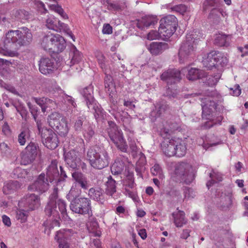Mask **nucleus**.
I'll use <instances>...</instances> for the list:
<instances>
[{
    "label": "nucleus",
    "instance_id": "nucleus-49",
    "mask_svg": "<svg viewBox=\"0 0 248 248\" xmlns=\"http://www.w3.org/2000/svg\"><path fill=\"white\" fill-rule=\"evenodd\" d=\"M214 52L216 53L214 54V57L216 58L215 61H217V66L221 65L223 66L226 65L228 62V60L224 54L219 51H214Z\"/></svg>",
    "mask_w": 248,
    "mask_h": 248
},
{
    "label": "nucleus",
    "instance_id": "nucleus-45",
    "mask_svg": "<svg viewBox=\"0 0 248 248\" xmlns=\"http://www.w3.org/2000/svg\"><path fill=\"white\" fill-rule=\"evenodd\" d=\"M175 144L176 147H175V152L176 154L174 155L178 157H182L185 155L186 152V147L185 143L179 140H176Z\"/></svg>",
    "mask_w": 248,
    "mask_h": 248
},
{
    "label": "nucleus",
    "instance_id": "nucleus-4",
    "mask_svg": "<svg viewBox=\"0 0 248 248\" xmlns=\"http://www.w3.org/2000/svg\"><path fill=\"white\" fill-rule=\"evenodd\" d=\"M200 99L202 117L209 119L213 112L217 109V103L221 101V96L217 91L213 90L207 92L204 97Z\"/></svg>",
    "mask_w": 248,
    "mask_h": 248
},
{
    "label": "nucleus",
    "instance_id": "nucleus-24",
    "mask_svg": "<svg viewBox=\"0 0 248 248\" xmlns=\"http://www.w3.org/2000/svg\"><path fill=\"white\" fill-rule=\"evenodd\" d=\"M35 102L41 107L42 111L45 112L48 109L54 108L56 104L54 101L48 98H34Z\"/></svg>",
    "mask_w": 248,
    "mask_h": 248
},
{
    "label": "nucleus",
    "instance_id": "nucleus-56",
    "mask_svg": "<svg viewBox=\"0 0 248 248\" xmlns=\"http://www.w3.org/2000/svg\"><path fill=\"white\" fill-rule=\"evenodd\" d=\"M54 239L59 244L57 248H69L70 244L67 240L59 238L57 236H55Z\"/></svg>",
    "mask_w": 248,
    "mask_h": 248
},
{
    "label": "nucleus",
    "instance_id": "nucleus-23",
    "mask_svg": "<svg viewBox=\"0 0 248 248\" xmlns=\"http://www.w3.org/2000/svg\"><path fill=\"white\" fill-rule=\"evenodd\" d=\"M87 106L89 109L93 112L94 118L97 122L105 119L106 116V112L100 105L96 104L95 101Z\"/></svg>",
    "mask_w": 248,
    "mask_h": 248
},
{
    "label": "nucleus",
    "instance_id": "nucleus-1",
    "mask_svg": "<svg viewBox=\"0 0 248 248\" xmlns=\"http://www.w3.org/2000/svg\"><path fill=\"white\" fill-rule=\"evenodd\" d=\"M32 41L31 30L26 27L18 30H10L5 34L4 48L0 47V54L14 57L21 46L29 45Z\"/></svg>",
    "mask_w": 248,
    "mask_h": 248
},
{
    "label": "nucleus",
    "instance_id": "nucleus-18",
    "mask_svg": "<svg viewBox=\"0 0 248 248\" xmlns=\"http://www.w3.org/2000/svg\"><path fill=\"white\" fill-rule=\"evenodd\" d=\"M64 159L68 167L73 169H78L81 165V160L78 157V152L71 150L64 154Z\"/></svg>",
    "mask_w": 248,
    "mask_h": 248
},
{
    "label": "nucleus",
    "instance_id": "nucleus-15",
    "mask_svg": "<svg viewBox=\"0 0 248 248\" xmlns=\"http://www.w3.org/2000/svg\"><path fill=\"white\" fill-rule=\"evenodd\" d=\"M181 125L179 119H170L167 121L166 125L161 130L160 135L163 138H167L175 131H180Z\"/></svg>",
    "mask_w": 248,
    "mask_h": 248
},
{
    "label": "nucleus",
    "instance_id": "nucleus-57",
    "mask_svg": "<svg viewBox=\"0 0 248 248\" xmlns=\"http://www.w3.org/2000/svg\"><path fill=\"white\" fill-rule=\"evenodd\" d=\"M36 123L37 128L39 131V134L42 135L44 130H48L47 128L45 127L44 124L45 123V121L44 119H39L36 117V119H34Z\"/></svg>",
    "mask_w": 248,
    "mask_h": 248
},
{
    "label": "nucleus",
    "instance_id": "nucleus-7",
    "mask_svg": "<svg viewBox=\"0 0 248 248\" xmlns=\"http://www.w3.org/2000/svg\"><path fill=\"white\" fill-rule=\"evenodd\" d=\"M70 210L74 213L82 215L92 214L91 200L87 198L76 197L71 201Z\"/></svg>",
    "mask_w": 248,
    "mask_h": 248
},
{
    "label": "nucleus",
    "instance_id": "nucleus-48",
    "mask_svg": "<svg viewBox=\"0 0 248 248\" xmlns=\"http://www.w3.org/2000/svg\"><path fill=\"white\" fill-rule=\"evenodd\" d=\"M63 118L60 113L57 112L52 113L48 118V123L50 127L53 128L55 125L58 124L61 119Z\"/></svg>",
    "mask_w": 248,
    "mask_h": 248
},
{
    "label": "nucleus",
    "instance_id": "nucleus-61",
    "mask_svg": "<svg viewBox=\"0 0 248 248\" xmlns=\"http://www.w3.org/2000/svg\"><path fill=\"white\" fill-rule=\"evenodd\" d=\"M82 133L83 134L85 137H87L88 139L91 138L94 134V131L89 124L86 128V131H84Z\"/></svg>",
    "mask_w": 248,
    "mask_h": 248
},
{
    "label": "nucleus",
    "instance_id": "nucleus-9",
    "mask_svg": "<svg viewBox=\"0 0 248 248\" xmlns=\"http://www.w3.org/2000/svg\"><path fill=\"white\" fill-rule=\"evenodd\" d=\"M175 173L186 184H190L194 179L192 166L186 162L177 163L175 168Z\"/></svg>",
    "mask_w": 248,
    "mask_h": 248
},
{
    "label": "nucleus",
    "instance_id": "nucleus-36",
    "mask_svg": "<svg viewBox=\"0 0 248 248\" xmlns=\"http://www.w3.org/2000/svg\"><path fill=\"white\" fill-rule=\"evenodd\" d=\"M54 34H50L45 35L42 39L41 45L45 50L52 51L53 41H55Z\"/></svg>",
    "mask_w": 248,
    "mask_h": 248
},
{
    "label": "nucleus",
    "instance_id": "nucleus-40",
    "mask_svg": "<svg viewBox=\"0 0 248 248\" xmlns=\"http://www.w3.org/2000/svg\"><path fill=\"white\" fill-rule=\"evenodd\" d=\"M222 6V0H204L202 8L204 11H207L212 8H217Z\"/></svg>",
    "mask_w": 248,
    "mask_h": 248
},
{
    "label": "nucleus",
    "instance_id": "nucleus-21",
    "mask_svg": "<svg viewBox=\"0 0 248 248\" xmlns=\"http://www.w3.org/2000/svg\"><path fill=\"white\" fill-rule=\"evenodd\" d=\"M164 140L161 143V149L163 153L167 156L170 157L175 155V147H176V140L174 139L170 140L169 137L164 138Z\"/></svg>",
    "mask_w": 248,
    "mask_h": 248
},
{
    "label": "nucleus",
    "instance_id": "nucleus-59",
    "mask_svg": "<svg viewBox=\"0 0 248 248\" xmlns=\"http://www.w3.org/2000/svg\"><path fill=\"white\" fill-rule=\"evenodd\" d=\"M24 210H19L17 212L16 217L21 222H25L27 219V215L23 212Z\"/></svg>",
    "mask_w": 248,
    "mask_h": 248
},
{
    "label": "nucleus",
    "instance_id": "nucleus-25",
    "mask_svg": "<svg viewBox=\"0 0 248 248\" xmlns=\"http://www.w3.org/2000/svg\"><path fill=\"white\" fill-rule=\"evenodd\" d=\"M89 195L91 199L100 204H104L106 201L104 191L99 187L91 188L89 190Z\"/></svg>",
    "mask_w": 248,
    "mask_h": 248
},
{
    "label": "nucleus",
    "instance_id": "nucleus-54",
    "mask_svg": "<svg viewBox=\"0 0 248 248\" xmlns=\"http://www.w3.org/2000/svg\"><path fill=\"white\" fill-rule=\"evenodd\" d=\"M95 56L101 68L106 73H107V68L105 62V57L104 55L101 53L98 52L96 53Z\"/></svg>",
    "mask_w": 248,
    "mask_h": 248
},
{
    "label": "nucleus",
    "instance_id": "nucleus-2",
    "mask_svg": "<svg viewBox=\"0 0 248 248\" xmlns=\"http://www.w3.org/2000/svg\"><path fill=\"white\" fill-rule=\"evenodd\" d=\"M56 189H54L55 191L49 197V200L45 208V213L48 217H52L53 226H60L61 218L59 212L64 221L69 223L72 219L67 215L65 202L62 199H58V193Z\"/></svg>",
    "mask_w": 248,
    "mask_h": 248
},
{
    "label": "nucleus",
    "instance_id": "nucleus-53",
    "mask_svg": "<svg viewBox=\"0 0 248 248\" xmlns=\"http://www.w3.org/2000/svg\"><path fill=\"white\" fill-rule=\"evenodd\" d=\"M50 8L58 13L64 19H67L68 16L64 12L63 9L62 8L61 6L57 4H51L50 5Z\"/></svg>",
    "mask_w": 248,
    "mask_h": 248
},
{
    "label": "nucleus",
    "instance_id": "nucleus-11",
    "mask_svg": "<svg viewBox=\"0 0 248 248\" xmlns=\"http://www.w3.org/2000/svg\"><path fill=\"white\" fill-rule=\"evenodd\" d=\"M46 25L49 29L57 31L63 30L75 41V36L72 31L67 28V26L65 24L61 22L56 18L53 16L48 17L46 20Z\"/></svg>",
    "mask_w": 248,
    "mask_h": 248
},
{
    "label": "nucleus",
    "instance_id": "nucleus-47",
    "mask_svg": "<svg viewBox=\"0 0 248 248\" xmlns=\"http://www.w3.org/2000/svg\"><path fill=\"white\" fill-rule=\"evenodd\" d=\"M227 37L228 36L224 34H216L214 40V44L219 46H228L229 42Z\"/></svg>",
    "mask_w": 248,
    "mask_h": 248
},
{
    "label": "nucleus",
    "instance_id": "nucleus-34",
    "mask_svg": "<svg viewBox=\"0 0 248 248\" xmlns=\"http://www.w3.org/2000/svg\"><path fill=\"white\" fill-rule=\"evenodd\" d=\"M52 128L60 135L63 136H65L69 131L67 123L64 118H62L61 121Z\"/></svg>",
    "mask_w": 248,
    "mask_h": 248
},
{
    "label": "nucleus",
    "instance_id": "nucleus-42",
    "mask_svg": "<svg viewBox=\"0 0 248 248\" xmlns=\"http://www.w3.org/2000/svg\"><path fill=\"white\" fill-rule=\"evenodd\" d=\"M166 45L165 43L153 42L151 44L149 49L152 54L157 55L163 51Z\"/></svg>",
    "mask_w": 248,
    "mask_h": 248
},
{
    "label": "nucleus",
    "instance_id": "nucleus-39",
    "mask_svg": "<svg viewBox=\"0 0 248 248\" xmlns=\"http://www.w3.org/2000/svg\"><path fill=\"white\" fill-rule=\"evenodd\" d=\"M105 73L106 76L104 79V85L106 92L109 96H112L111 94L115 91V85L113 82V78L110 75L107 74L106 72Z\"/></svg>",
    "mask_w": 248,
    "mask_h": 248
},
{
    "label": "nucleus",
    "instance_id": "nucleus-13",
    "mask_svg": "<svg viewBox=\"0 0 248 248\" xmlns=\"http://www.w3.org/2000/svg\"><path fill=\"white\" fill-rule=\"evenodd\" d=\"M19 206H23L27 211L33 210L40 205V199L34 194H28L19 202Z\"/></svg>",
    "mask_w": 248,
    "mask_h": 248
},
{
    "label": "nucleus",
    "instance_id": "nucleus-5",
    "mask_svg": "<svg viewBox=\"0 0 248 248\" xmlns=\"http://www.w3.org/2000/svg\"><path fill=\"white\" fill-rule=\"evenodd\" d=\"M159 33L164 40H167L176 31L178 26V20L173 15L167 16L160 20Z\"/></svg>",
    "mask_w": 248,
    "mask_h": 248
},
{
    "label": "nucleus",
    "instance_id": "nucleus-20",
    "mask_svg": "<svg viewBox=\"0 0 248 248\" xmlns=\"http://www.w3.org/2000/svg\"><path fill=\"white\" fill-rule=\"evenodd\" d=\"M46 177L49 179L50 183H57L60 181V172L58 169L57 160H52L48 167Z\"/></svg>",
    "mask_w": 248,
    "mask_h": 248
},
{
    "label": "nucleus",
    "instance_id": "nucleus-30",
    "mask_svg": "<svg viewBox=\"0 0 248 248\" xmlns=\"http://www.w3.org/2000/svg\"><path fill=\"white\" fill-rule=\"evenodd\" d=\"M72 176L74 180L84 189H87L90 186L87 178L81 172L75 171L72 173Z\"/></svg>",
    "mask_w": 248,
    "mask_h": 248
},
{
    "label": "nucleus",
    "instance_id": "nucleus-10",
    "mask_svg": "<svg viewBox=\"0 0 248 248\" xmlns=\"http://www.w3.org/2000/svg\"><path fill=\"white\" fill-rule=\"evenodd\" d=\"M38 151V145L33 142H30L22 153V164L26 165L32 163L35 160Z\"/></svg>",
    "mask_w": 248,
    "mask_h": 248
},
{
    "label": "nucleus",
    "instance_id": "nucleus-8",
    "mask_svg": "<svg viewBox=\"0 0 248 248\" xmlns=\"http://www.w3.org/2000/svg\"><path fill=\"white\" fill-rule=\"evenodd\" d=\"M196 32L187 34L186 40L182 44L179 49V55L180 58H185L193 54L197 40L201 36L197 35Z\"/></svg>",
    "mask_w": 248,
    "mask_h": 248
},
{
    "label": "nucleus",
    "instance_id": "nucleus-38",
    "mask_svg": "<svg viewBox=\"0 0 248 248\" xmlns=\"http://www.w3.org/2000/svg\"><path fill=\"white\" fill-rule=\"evenodd\" d=\"M116 181L112 178L111 176L108 177V180L106 182L105 192L109 196H112L114 193L116 192Z\"/></svg>",
    "mask_w": 248,
    "mask_h": 248
},
{
    "label": "nucleus",
    "instance_id": "nucleus-14",
    "mask_svg": "<svg viewBox=\"0 0 248 248\" xmlns=\"http://www.w3.org/2000/svg\"><path fill=\"white\" fill-rule=\"evenodd\" d=\"M49 179L45 176V173L40 174L37 180L29 186L28 189L38 191L40 193L46 192L49 188Z\"/></svg>",
    "mask_w": 248,
    "mask_h": 248
},
{
    "label": "nucleus",
    "instance_id": "nucleus-3",
    "mask_svg": "<svg viewBox=\"0 0 248 248\" xmlns=\"http://www.w3.org/2000/svg\"><path fill=\"white\" fill-rule=\"evenodd\" d=\"M87 157L91 166L98 170L108 166L110 159L108 152L98 147L90 148L87 152Z\"/></svg>",
    "mask_w": 248,
    "mask_h": 248
},
{
    "label": "nucleus",
    "instance_id": "nucleus-43",
    "mask_svg": "<svg viewBox=\"0 0 248 248\" xmlns=\"http://www.w3.org/2000/svg\"><path fill=\"white\" fill-rule=\"evenodd\" d=\"M70 54L72 56L71 60V63H72V64L78 63L82 60V54L74 45L71 46Z\"/></svg>",
    "mask_w": 248,
    "mask_h": 248
},
{
    "label": "nucleus",
    "instance_id": "nucleus-32",
    "mask_svg": "<svg viewBox=\"0 0 248 248\" xmlns=\"http://www.w3.org/2000/svg\"><path fill=\"white\" fill-rule=\"evenodd\" d=\"M81 93L84 98L87 106L95 101L93 95V86L91 85L84 88Z\"/></svg>",
    "mask_w": 248,
    "mask_h": 248
},
{
    "label": "nucleus",
    "instance_id": "nucleus-51",
    "mask_svg": "<svg viewBox=\"0 0 248 248\" xmlns=\"http://www.w3.org/2000/svg\"><path fill=\"white\" fill-rule=\"evenodd\" d=\"M74 233L72 229H64L60 230L56 232L55 236H58L59 238H63L65 240L68 239Z\"/></svg>",
    "mask_w": 248,
    "mask_h": 248
},
{
    "label": "nucleus",
    "instance_id": "nucleus-26",
    "mask_svg": "<svg viewBox=\"0 0 248 248\" xmlns=\"http://www.w3.org/2000/svg\"><path fill=\"white\" fill-rule=\"evenodd\" d=\"M115 119L124 127L128 126L131 122V117L128 113L119 108L113 113Z\"/></svg>",
    "mask_w": 248,
    "mask_h": 248
},
{
    "label": "nucleus",
    "instance_id": "nucleus-44",
    "mask_svg": "<svg viewBox=\"0 0 248 248\" xmlns=\"http://www.w3.org/2000/svg\"><path fill=\"white\" fill-rule=\"evenodd\" d=\"M30 130L28 127L22 128L18 136V142L21 146L24 145L27 140L30 137Z\"/></svg>",
    "mask_w": 248,
    "mask_h": 248
},
{
    "label": "nucleus",
    "instance_id": "nucleus-35",
    "mask_svg": "<svg viewBox=\"0 0 248 248\" xmlns=\"http://www.w3.org/2000/svg\"><path fill=\"white\" fill-rule=\"evenodd\" d=\"M222 7L217 8H212L208 15V18L213 23L217 24L220 20V15H222Z\"/></svg>",
    "mask_w": 248,
    "mask_h": 248
},
{
    "label": "nucleus",
    "instance_id": "nucleus-62",
    "mask_svg": "<svg viewBox=\"0 0 248 248\" xmlns=\"http://www.w3.org/2000/svg\"><path fill=\"white\" fill-rule=\"evenodd\" d=\"M194 191L193 189L190 187H186L184 189V194L185 198H194L195 196Z\"/></svg>",
    "mask_w": 248,
    "mask_h": 248
},
{
    "label": "nucleus",
    "instance_id": "nucleus-63",
    "mask_svg": "<svg viewBox=\"0 0 248 248\" xmlns=\"http://www.w3.org/2000/svg\"><path fill=\"white\" fill-rule=\"evenodd\" d=\"M102 32L104 34H108L112 33V27L108 24H104L103 28V30H102Z\"/></svg>",
    "mask_w": 248,
    "mask_h": 248
},
{
    "label": "nucleus",
    "instance_id": "nucleus-29",
    "mask_svg": "<svg viewBox=\"0 0 248 248\" xmlns=\"http://www.w3.org/2000/svg\"><path fill=\"white\" fill-rule=\"evenodd\" d=\"M123 186H124V189L126 194L129 196L132 197L133 192L130 189H133L135 186L133 173L128 172L126 178L123 181Z\"/></svg>",
    "mask_w": 248,
    "mask_h": 248
},
{
    "label": "nucleus",
    "instance_id": "nucleus-17",
    "mask_svg": "<svg viewBox=\"0 0 248 248\" xmlns=\"http://www.w3.org/2000/svg\"><path fill=\"white\" fill-rule=\"evenodd\" d=\"M181 72L177 69H169L163 72L160 78L166 81L168 84H172L181 79Z\"/></svg>",
    "mask_w": 248,
    "mask_h": 248
},
{
    "label": "nucleus",
    "instance_id": "nucleus-31",
    "mask_svg": "<svg viewBox=\"0 0 248 248\" xmlns=\"http://www.w3.org/2000/svg\"><path fill=\"white\" fill-rule=\"evenodd\" d=\"M187 71L186 78L189 80H195L206 77V73L204 71L196 68H191Z\"/></svg>",
    "mask_w": 248,
    "mask_h": 248
},
{
    "label": "nucleus",
    "instance_id": "nucleus-37",
    "mask_svg": "<svg viewBox=\"0 0 248 248\" xmlns=\"http://www.w3.org/2000/svg\"><path fill=\"white\" fill-rule=\"evenodd\" d=\"M174 223L177 227H181L186 224V221L185 218V213L183 211L179 210L177 212L172 214Z\"/></svg>",
    "mask_w": 248,
    "mask_h": 248
},
{
    "label": "nucleus",
    "instance_id": "nucleus-46",
    "mask_svg": "<svg viewBox=\"0 0 248 248\" xmlns=\"http://www.w3.org/2000/svg\"><path fill=\"white\" fill-rule=\"evenodd\" d=\"M124 167V163L120 160H116L111 166V171L113 175L121 174Z\"/></svg>",
    "mask_w": 248,
    "mask_h": 248
},
{
    "label": "nucleus",
    "instance_id": "nucleus-22",
    "mask_svg": "<svg viewBox=\"0 0 248 248\" xmlns=\"http://www.w3.org/2000/svg\"><path fill=\"white\" fill-rule=\"evenodd\" d=\"M87 229L90 233L94 237H100L102 234L101 229L96 218L91 216L87 223Z\"/></svg>",
    "mask_w": 248,
    "mask_h": 248
},
{
    "label": "nucleus",
    "instance_id": "nucleus-55",
    "mask_svg": "<svg viewBox=\"0 0 248 248\" xmlns=\"http://www.w3.org/2000/svg\"><path fill=\"white\" fill-rule=\"evenodd\" d=\"M157 112L156 117H159L161 114L168 110L169 108V105L166 102L162 101L157 104Z\"/></svg>",
    "mask_w": 248,
    "mask_h": 248
},
{
    "label": "nucleus",
    "instance_id": "nucleus-12",
    "mask_svg": "<svg viewBox=\"0 0 248 248\" xmlns=\"http://www.w3.org/2000/svg\"><path fill=\"white\" fill-rule=\"evenodd\" d=\"M41 137L44 145L48 149L54 150L58 146V136L52 129L44 130Z\"/></svg>",
    "mask_w": 248,
    "mask_h": 248
},
{
    "label": "nucleus",
    "instance_id": "nucleus-60",
    "mask_svg": "<svg viewBox=\"0 0 248 248\" xmlns=\"http://www.w3.org/2000/svg\"><path fill=\"white\" fill-rule=\"evenodd\" d=\"M172 9L178 13L184 14L187 10V7L184 4H179L174 6Z\"/></svg>",
    "mask_w": 248,
    "mask_h": 248
},
{
    "label": "nucleus",
    "instance_id": "nucleus-58",
    "mask_svg": "<svg viewBox=\"0 0 248 248\" xmlns=\"http://www.w3.org/2000/svg\"><path fill=\"white\" fill-rule=\"evenodd\" d=\"M27 105L30 109V111L32 114L34 119H36L37 117V113L38 111V108L35 105H33L30 102L27 103Z\"/></svg>",
    "mask_w": 248,
    "mask_h": 248
},
{
    "label": "nucleus",
    "instance_id": "nucleus-41",
    "mask_svg": "<svg viewBox=\"0 0 248 248\" xmlns=\"http://www.w3.org/2000/svg\"><path fill=\"white\" fill-rule=\"evenodd\" d=\"M20 186V184L17 181H10L3 186V191L5 194H9L17 190Z\"/></svg>",
    "mask_w": 248,
    "mask_h": 248
},
{
    "label": "nucleus",
    "instance_id": "nucleus-52",
    "mask_svg": "<svg viewBox=\"0 0 248 248\" xmlns=\"http://www.w3.org/2000/svg\"><path fill=\"white\" fill-rule=\"evenodd\" d=\"M14 15L16 17L20 20H28L31 16L28 11L23 9L16 10Z\"/></svg>",
    "mask_w": 248,
    "mask_h": 248
},
{
    "label": "nucleus",
    "instance_id": "nucleus-33",
    "mask_svg": "<svg viewBox=\"0 0 248 248\" xmlns=\"http://www.w3.org/2000/svg\"><path fill=\"white\" fill-rule=\"evenodd\" d=\"M216 53L214 51H211L209 53L207 57L203 59L202 60V63L205 68L207 69L211 70L213 68L217 67V61H215L214 54Z\"/></svg>",
    "mask_w": 248,
    "mask_h": 248
},
{
    "label": "nucleus",
    "instance_id": "nucleus-27",
    "mask_svg": "<svg viewBox=\"0 0 248 248\" xmlns=\"http://www.w3.org/2000/svg\"><path fill=\"white\" fill-rule=\"evenodd\" d=\"M89 122L84 116L78 117L74 121V129L78 133L83 132L86 131L89 125Z\"/></svg>",
    "mask_w": 248,
    "mask_h": 248
},
{
    "label": "nucleus",
    "instance_id": "nucleus-16",
    "mask_svg": "<svg viewBox=\"0 0 248 248\" xmlns=\"http://www.w3.org/2000/svg\"><path fill=\"white\" fill-rule=\"evenodd\" d=\"M157 22L156 16H146L133 21V26L140 30H144L149 27L153 26Z\"/></svg>",
    "mask_w": 248,
    "mask_h": 248
},
{
    "label": "nucleus",
    "instance_id": "nucleus-6",
    "mask_svg": "<svg viewBox=\"0 0 248 248\" xmlns=\"http://www.w3.org/2000/svg\"><path fill=\"white\" fill-rule=\"evenodd\" d=\"M108 124L109 127L108 128V133L111 140L119 150L123 152H126L128 146L124 139L122 131L119 129L114 122L109 121Z\"/></svg>",
    "mask_w": 248,
    "mask_h": 248
},
{
    "label": "nucleus",
    "instance_id": "nucleus-28",
    "mask_svg": "<svg viewBox=\"0 0 248 248\" xmlns=\"http://www.w3.org/2000/svg\"><path fill=\"white\" fill-rule=\"evenodd\" d=\"M52 51L56 53L62 52L66 47V42L63 37L59 34L54 35Z\"/></svg>",
    "mask_w": 248,
    "mask_h": 248
},
{
    "label": "nucleus",
    "instance_id": "nucleus-64",
    "mask_svg": "<svg viewBox=\"0 0 248 248\" xmlns=\"http://www.w3.org/2000/svg\"><path fill=\"white\" fill-rule=\"evenodd\" d=\"M161 167L158 164H155L151 169V172L153 175H156L161 172Z\"/></svg>",
    "mask_w": 248,
    "mask_h": 248
},
{
    "label": "nucleus",
    "instance_id": "nucleus-19",
    "mask_svg": "<svg viewBox=\"0 0 248 248\" xmlns=\"http://www.w3.org/2000/svg\"><path fill=\"white\" fill-rule=\"evenodd\" d=\"M39 66V71L44 75L51 74L56 68L54 60L48 57L41 58Z\"/></svg>",
    "mask_w": 248,
    "mask_h": 248
},
{
    "label": "nucleus",
    "instance_id": "nucleus-50",
    "mask_svg": "<svg viewBox=\"0 0 248 248\" xmlns=\"http://www.w3.org/2000/svg\"><path fill=\"white\" fill-rule=\"evenodd\" d=\"M210 177L211 178V180L208 181L206 183V186L208 189L215 183L222 180V174L218 172H213V173H210Z\"/></svg>",
    "mask_w": 248,
    "mask_h": 248
}]
</instances>
